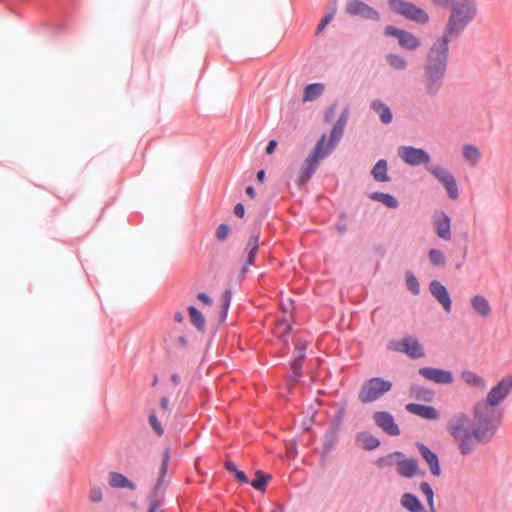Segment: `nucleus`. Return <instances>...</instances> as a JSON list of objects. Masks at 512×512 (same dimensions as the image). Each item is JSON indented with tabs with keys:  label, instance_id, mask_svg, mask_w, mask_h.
I'll return each mask as SVG.
<instances>
[{
	"label": "nucleus",
	"instance_id": "1",
	"mask_svg": "<svg viewBox=\"0 0 512 512\" xmlns=\"http://www.w3.org/2000/svg\"><path fill=\"white\" fill-rule=\"evenodd\" d=\"M500 424V415L489 404L478 403L474 408L473 426L470 428L465 414L456 415L447 425V431L458 443L459 451L471 454L478 443L489 442Z\"/></svg>",
	"mask_w": 512,
	"mask_h": 512
},
{
	"label": "nucleus",
	"instance_id": "2",
	"mask_svg": "<svg viewBox=\"0 0 512 512\" xmlns=\"http://www.w3.org/2000/svg\"><path fill=\"white\" fill-rule=\"evenodd\" d=\"M476 14L477 6L474 0H455L442 34L456 39L464 32Z\"/></svg>",
	"mask_w": 512,
	"mask_h": 512
},
{
	"label": "nucleus",
	"instance_id": "3",
	"mask_svg": "<svg viewBox=\"0 0 512 512\" xmlns=\"http://www.w3.org/2000/svg\"><path fill=\"white\" fill-rule=\"evenodd\" d=\"M454 40L441 34L431 45L426 56L424 70L445 74L449 56V43Z\"/></svg>",
	"mask_w": 512,
	"mask_h": 512
},
{
	"label": "nucleus",
	"instance_id": "4",
	"mask_svg": "<svg viewBox=\"0 0 512 512\" xmlns=\"http://www.w3.org/2000/svg\"><path fill=\"white\" fill-rule=\"evenodd\" d=\"M348 114V109H345L334 124L330 132L329 140L326 139L327 137L325 134L322 135L310 156L320 161L334 150L343 135L345 125L348 121Z\"/></svg>",
	"mask_w": 512,
	"mask_h": 512
},
{
	"label": "nucleus",
	"instance_id": "5",
	"mask_svg": "<svg viewBox=\"0 0 512 512\" xmlns=\"http://www.w3.org/2000/svg\"><path fill=\"white\" fill-rule=\"evenodd\" d=\"M388 5L393 12L418 25H427L430 21L429 13L413 2L405 0H389Z\"/></svg>",
	"mask_w": 512,
	"mask_h": 512
},
{
	"label": "nucleus",
	"instance_id": "6",
	"mask_svg": "<svg viewBox=\"0 0 512 512\" xmlns=\"http://www.w3.org/2000/svg\"><path fill=\"white\" fill-rule=\"evenodd\" d=\"M392 383L379 377L367 380L361 387L358 397L363 403L376 401L385 393L390 391Z\"/></svg>",
	"mask_w": 512,
	"mask_h": 512
},
{
	"label": "nucleus",
	"instance_id": "7",
	"mask_svg": "<svg viewBox=\"0 0 512 512\" xmlns=\"http://www.w3.org/2000/svg\"><path fill=\"white\" fill-rule=\"evenodd\" d=\"M426 169L445 187L450 199L455 200L459 197L455 177L448 170L439 165H427Z\"/></svg>",
	"mask_w": 512,
	"mask_h": 512
},
{
	"label": "nucleus",
	"instance_id": "8",
	"mask_svg": "<svg viewBox=\"0 0 512 512\" xmlns=\"http://www.w3.org/2000/svg\"><path fill=\"white\" fill-rule=\"evenodd\" d=\"M512 390V374L502 378L495 386H493L487 394L486 400L479 402L480 404H489L495 408L498 406Z\"/></svg>",
	"mask_w": 512,
	"mask_h": 512
},
{
	"label": "nucleus",
	"instance_id": "9",
	"mask_svg": "<svg viewBox=\"0 0 512 512\" xmlns=\"http://www.w3.org/2000/svg\"><path fill=\"white\" fill-rule=\"evenodd\" d=\"M384 34L386 36H392L397 38L398 45L405 50L415 51L420 45L421 41L418 37H416L413 33L397 28L392 25H388L384 29Z\"/></svg>",
	"mask_w": 512,
	"mask_h": 512
},
{
	"label": "nucleus",
	"instance_id": "10",
	"mask_svg": "<svg viewBox=\"0 0 512 512\" xmlns=\"http://www.w3.org/2000/svg\"><path fill=\"white\" fill-rule=\"evenodd\" d=\"M398 156L408 165L418 166L420 164L430 165L429 154L421 149L412 146H401L398 148Z\"/></svg>",
	"mask_w": 512,
	"mask_h": 512
},
{
	"label": "nucleus",
	"instance_id": "11",
	"mask_svg": "<svg viewBox=\"0 0 512 512\" xmlns=\"http://www.w3.org/2000/svg\"><path fill=\"white\" fill-rule=\"evenodd\" d=\"M346 12L349 15L359 16L363 19L380 20L379 12L360 0H349L346 4Z\"/></svg>",
	"mask_w": 512,
	"mask_h": 512
},
{
	"label": "nucleus",
	"instance_id": "12",
	"mask_svg": "<svg viewBox=\"0 0 512 512\" xmlns=\"http://www.w3.org/2000/svg\"><path fill=\"white\" fill-rule=\"evenodd\" d=\"M419 374L425 379L437 384H450L453 382L451 371L439 368L424 367L419 370Z\"/></svg>",
	"mask_w": 512,
	"mask_h": 512
},
{
	"label": "nucleus",
	"instance_id": "13",
	"mask_svg": "<svg viewBox=\"0 0 512 512\" xmlns=\"http://www.w3.org/2000/svg\"><path fill=\"white\" fill-rule=\"evenodd\" d=\"M433 224L436 234L440 239L445 241H449L451 239V219L446 213H436L433 216Z\"/></svg>",
	"mask_w": 512,
	"mask_h": 512
},
{
	"label": "nucleus",
	"instance_id": "14",
	"mask_svg": "<svg viewBox=\"0 0 512 512\" xmlns=\"http://www.w3.org/2000/svg\"><path fill=\"white\" fill-rule=\"evenodd\" d=\"M373 419L377 426L383 429L387 434L392 436H397L400 434V430L390 413L385 411L376 412L373 415Z\"/></svg>",
	"mask_w": 512,
	"mask_h": 512
},
{
	"label": "nucleus",
	"instance_id": "15",
	"mask_svg": "<svg viewBox=\"0 0 512 512\" xmlns=\"http://www.w3.org/2000/svg\"><path fill=\"white\" fill-rule=\"evenodd\" d=\"M425 71V80H424V90L427 95L434 97L438 93L441 88L442 80L444 78L443 73L424 70Z\"/></svg>",
	"mask_w": 512,
	"mask_h": 512
},
{
	"label": "nucleus",
	"instance_id": "16",
	"mask_svg": "<svg viewBox=\"0 0 512 512\" xmlns=\"http://www.w3.org/2000/svg\"><path fill=\"white\" fill-rule=\"evenodd\" d=\"M430 292L443 306L444 310L449 313L451 311L452 301L446 287L439 281H432L430 283Z\"/></svg>",
	"mask_w": 512,
	"mask_h": 512
},
{
	"label": "nucleus",
	"instance_id": "17",
	"mask_svg": "<svg viewBox=\"0 0 512 512\" xmlns=\"http://www.w3.org/2000/svg\"><path fill=\"white\" fill-rule=\"evenodd\" d=\"M419 453L423 457V459L426 461L430 472L433 476L438 477L441 475V468L439 465V459L436 453L431 451L426 445L422 443L417 444Z\"/></svg>",
	"mask_w": 512,
	"mask_h": 512
},
{
	"label": "nucleus",
	"instance_id": "18",
	"mask_svg": "<svg viewBox=\"0 0 512 512\" xmlns=\"http://www.w3.org/2000/svg\"><path fill=\"white\" fill-rule=\"evenodd\" d=\"M406 410L426 420H436L439 416L438 411L432 407L422 404L409 403Z\"/></svg>",
	"mask_w": 512,
	"mask_h": 512
},
{
	"label": "nucleus",
	"instance_id": "19",
	"mask_svg": "<svg viewBox=\"0 0 512 512\" xmlns=\"http://www.w3.org/2000/svg\"><path fill=\"white\" fill-rule=\"evenodd\" d=\"M470 305L473 311L482 318H488L491 315L492 308L489 301L482 295H474L470 299Z\"/></svg>",
	"mask_w": 512,
	"mask_h": 512
},
{
	"label": "nucleus",
	"instance_id": "20",
	"mask_svg": "<svg viewBox=\"0 0 512 512\" xmlns=\"http://www.w3.org/2000/svg\"><path fill=\"white\" fill-rule=\"evenodd\" d=\"M401 351L414 359L424 356L422 346L416 338L411 336H406L403 338Z\"/></svg>",
	"mask_w": 512,
	"mask_h": 512
},
{
	"label": "nucleus",
	"instance_id": "21",
	"mask_svg": "<svg viewBox=\"0 0 512 512\" xmlns=\"http://www.w3.org/2000/svg\"><path fill=\"white\" fill-rule=\"evenodd\" d=\"M259 248V234L258 233H252L248 242L246 249L248 250V256L245 264L243 265L241 269V274L244 275L248 271V266L252 265L255 260V256L258 252Z\"/></svg>",
	"mask_w": 512,
	"mask_h": 512
},
{
	"label": "nucleus",
	"instance_id": "22",
	"mask_svg": "<svg viewBox=\"0 0 512 512\" xmlns=\"http://www.w3.org/2000/svg\"><path fill=\"white\" fill-rule=\"evenodd\" d=\"M397 472L402 477L412 478L419 472L418 462L415 459H403L396 463Z\"/></svg>",
	"mask_w": 512,
	"mask_h": 512
},
{
	"label": "nucleus",
	"instance_id": "23",
	"mask_svg": "<svg viewBox=\"0 0 512 512\" xmlns=\"http://www.w3.org/2000/svg\"><path fill=\"white\" fill-rule=\"evenodd\" d=\"M108 483L112 488L116 489H129L132 491L136 489L134 482L119 472H110L108 474Z\"/></svg>",
	"mask_w": 512,
	"mask_h": 512
},
{
	"label": "nucleus",
	"instance_id": "24",
	"mask_svg": "<svg viewBox=\"0 0 512 512\" xmlns=\"http://www.w3.org/2000/svg\"><path fill=\"white\" fill-rule=\"evenodd\" d=\"M319 162L320 161H318L317 159L313 158L310 155L306 158L299 172V177L297 180L299 185L305 184L311 178V176L317 169Z\"/></svg>",
	"mask_w": 512,
	"mask_h": 512
},
{
	"label": "nucleus",
	"instance_id": "25",
	"mask_svg": "<svg viewBox=\"0 0 512 512\" xmlns=\"http://www.w3.org/2000/svg\"><path fill=\"white\" fill-rule=\"evenodd\" d=\"M462 156L471 167H475L479 164L482 153L476 145L465 144L462 147Z\"/></svg>",
	"mask_w": 512,
	"mask_h": 512
},
{
	"label": "nucleus",
	"instance_id": "26",
	"mask_svg": "<svg viewBox=\"0 0 512 512\" xmlns=\"http://www.w3.org/2000/svg\"><path fill=\"white\" fill-rule=\"evenodd\" d=\"M400 503L403 508L410 512H423L424 506L419 499L412 493H404L401 496Z\"/></svg>",
	"mask_w": 512,
	"mask_h": 512
},
{
	"label": "nucleus",
	"instance_id": "27",
	"mask_svg": "<svg viewBox=\"0 0 512 512\" xmlns=\"http://www.w3.org/2000/svg\"><path fill=\"white\" fill-rule=\"evenodd\" d=\"M461 378L470 387L478 388L481 391L486 389L485 379L470 370L462 371Z\"/></svg>",
	"mask_w": 512,
	"mask_h": 512
},
{
	"label": "nucleus",
	"instance_id": "28",
	"mask_svg": "<svg viewBox=\"0 0 512 512\" xmlns=\"http://www.w3.org/2000/svg\"><path fill=\"white\" fill-rule=\"evenodd\" d=\"M387 162L384 159L379 160L373 167L371 174L374 180L378 182H389L390 177L387 173Z\"/></svg>",
	"mask_w": 512,
	"mask_h": 512
},
{
	"label": "nucleus",
	"instance_id": "29",
	"mask_svg": "<svg viewBox=\"0 0 512 512\" xmlns=\"http://www.w3.org/2000/svg\"><path fill=\"white\" fill-rule=\"evenodd\" d=\"M371 107L379 115L384 124H388L392 121V113L386 104L376 100L372 102Z\"/></svg>",
	"mask_w": 512,
	"mask_h": 512
},
{
	"label": "nucleus",
	"instance_id": "30",
	"mask_svg": "<svg viewBox=\"0 0 512 512\" xmlns=\"http://www.w3.org/2000/svg\"><path fill=\"white\" fill-rule=\"evenodd\" d=\"M370 199L379 201L385 206L389 208H397L399 203L398 200L388 193H382V192H373L370 194Z\"/></svg>",
	"mask_w": 512,
	"mask_h": 512
},
{
	"label": "nucleus",
	"instance_id": "31",
	"mask_svg": "<svg viewBox=\"0 0 512 512\" xmlns=\"http://www.w3.org/2000/svg\"><path fill=\"white\" fill-rule=\"evenodd\" d=\"M323 91H324L323 84H320V83L309 84L306 86V88L304 90L303 101L304 102L313 101V100L317 99L323 93Z\"/></svg>",
	"mask_w": 512,
	"mask_h": 512
},
{
	"label": "nucleus",
	"instance_id": "32",
	"mask_svg": "<svg viewBox=\"0 0 512 512\" xmlns=\"http://www.w3.org/2000/svg\"><path fill=\"white\" fill-rule=\"evenodd\" d=\"M357 441L367 450L375 449L379 446V440L370 433H360L357 435Z\"/></svg>",
	"mask_w": 512,
	"mask_h": 512
},
{
	"label": "nucleus",
	"instance_id": "33",
	"mask_svg": "<svg viewBox=\"0 0 512 512\" xmlns=\"http://www.w3.org/2000/svg\"><path fill=\"white\" fill-rule=\"evenodd\" d=\"M188 313L193 325L199 330H203L205 328V318L203 314L194 306L188 307Z\"/></svg>",
	"mask_w": 512,
	"mask_h": 512
},
{
	"label": "nucleus",
	"instance_id": "34",
	"mask_svg": "<svg viewBox=\"0 0 512 512\" xmlns=\"http://www.w3.org/2000/svg\"><path fill=\"white\" fill-rule=\"evenodd\" d=\"M386 61L389 64V66L394 70H405L407 67L406 59L397 54H388L386 56Z\"/></svg>",
	"mask_w": 512,
	"mask_h": 512
},
{
	"label": "nucleus",
	"instance_id": "35",
	"mask_svg": "<svg viewBox=\"0 0 512 512\" xmlns=\"http://www.w3.org/2000/svg\"><path fill=\"white\" fill-rule=\"evenodd\" d=\"M274 334L278 337H284L291 331V324L286 319L278 320L274 326Z\"/></svg>",
	"mask_w": 512,
	"mask_h": 512
},
{
	"label": "nucleus",
	"instance_id": "36",
	"mask_svg": "<svg viewBox=\"0 0 512 512\" xmlns=\"http://www.w3.org/2000/svg\"><path fill=\"white\" fill-rule=\"evenodd\" d=\"M270 477L265 475L262 471L256 472V478L251 482V485L256 489L263 491Z\"/></svg>",
	"mask_w": 512,
	"mask_h": 512
},
{
	"label": "nucleus",
	"instance_id": "37",
	"mask_svg": "<svg viewBox=\"0 0 512 512\" xmlns=\"http://www.w3.org/2000/svg\"><path fill=\"white\" fill-rule=\"evenodd\" d=\"M428 256L430 262L435 266H443L445 264V257L438 249H431Z\"/></svg>",
	"mask_w": 512,
	"mask_h": 512
},
{
	"label": "nucleus",
	"instance_id": "38",
	"mask_svg": "<svg viewBox=\"0 0 512 512\" xmlns=\"http://www.w3.org/2000/svg\"><path fill=\"white\" fill-rule=\"evenodd\" d=\"M303 360L293 359L291 362L292 375L289 378V383H295L298 378L301 376L300 370L302 367Z\"/></svg>",
	"mask_w": 512,
	"mask_h": 512
},
{
	"label": "nucleus",
	"instance_id": "39",
	"mask_svg": "<svg viewBox=\"0 0 512 512\" xmlns=\"http://www.w3.org/2000/svg\"><path fill=\"white\" fill-rule=\"evenodd\" d=\"M406 285L408 289L415 295L419 294L420 286L417 278L412 274H407L406 276Z\"/></svg>",
	"mask_w": 512,
	"mask_h": 512
},
{
	"label": "nucleus",
	"instance_id": "40",
	"mask_svg": "<svg viewBox=\"0 0 512 512\" xmlns=\"http://www.w3.org/2000/svg\"><path fill=\"white\" fill-rule=\"evenodd\" d=\"M420 490L425 495L428 504H432L434 502V492L431 486L427 482H422L420 484Z\"/></svg>",
	"mask_w": 512,
	"mask_h": 512
},
{
	"label": "nucleus",
	"instance_id": "41",
	"mask_svg": "<svg viewBox=\"0 0 512 512\" xmlns=\"http://www.w3.org/2000/svg\"><path fill=\"white\" fill-rule=\"evenodd\" d=\"M230 233V227L227 224H220L215 232V237L219 241H224Z\"/></svg>",
	"mask_w": 512,
	"mask_h": 512
},
{
	"label": "nucleus",
	"instance_id": "42",
	"mask_svg": "<svg viewBox=\"0 0 512 512\" xmlns=\"http://www.w3.org/2000/svg\"><path fill=\"white\" fill-rule=\"evenodd\" d=\"M222 301H223V303H222V318L225 319L227 312H228L229 305H230V301H231V292L230 291L224 292V294L222 295Z\"/></svg>",
	"mask_w": 512,
	"mask_h": 512
},
{
	"label": "nucleus",
	"instance_id": "43",
	"mask_svg": "<svg viewBox=\"0 0 512 512\" xmlns=\"http://www.w3.org/2000/svg\"><path fill=\"white\" fill-rule=\"evenodd\" d=\"M149 422H150V425L152 426V428L154 429V431L157 433V435L161 436L164 431H163V428H162L160 422L158 421L155 413L150 414Z\"/></svg>",
	"mask_w": 512,
	"mask_h": 512
},
{
	"label": "nucleus",
	"instance_id": "44",
	"mask_svg": "<svg viewBox=\"0 0 512 512\" xmlns=\"http://www.w3.org/2000/svg\"><path fill=\"white\" fill-rule=\"evenodd\" d=\"M89 498L92 502H100L103 498V493L100 487H93L90 490Z\"/></svg>",
	"mask_w": 512,
	"mask_h": 512
},
{
	"label": "nucleus",
	"instance_id": "45",
	"mask_svg": "<svg viewBox=\"0 0 512 512\" xmlns=\"http://www.w3.org/2000/svg\"><path fill=\"white\" fill-rule=\"evenodd\" d=\"M432 5H434L437 8L446 9L453 6L455 3V0H431Z\"/></svg>",
	"mask_w": 512,
	"mask_h": 512
},
{
	"label": "nucleus",
	"instance_id": "46",
	"mask_svg": "<svg viewBox=\"0 0 512 512\" xmlns=\"http://www.w3.org/2000/svg\"><path fill=\"white\" fill-rule=\"evenodd\" d=\"M401 453L400 452H394L393 454H390L388 455L386 458H382V459H379L377 461V465L379 467H384L386 465H391L392 464V459L395 457V456H400Z\"/></svg>",
	"mask_w": 512,
	"mask_h": 512
},
{
	"label": "nucleus",
	"instance_id": "47",
	"mask_svg": "<svg viewBox=\"0 0 512 512\" xmlns=\"http://www.w3.org/2000/svg\"><path fill=\"white\" fill-rule=\"evenodd\" d=\"M333 16H334V11H332L331 13L327 14L323 19L322 21L320 22V24L318 25V28H317V33L321 32L322 30L325 29V27L328 25V23L333 19Z\"/></svg>",
	"mask_w": 512,
	"mask_h": 512
},
{
	"label": "nucleus",
	"instance_id": "48",
	"mask_svg": "<svg viewBox=\"0 0 512 512\" xmlns=\"http://www.w3.org/2000/svg\"><path fill=\"white\" fill-rule=\"evenodd\" d=\"M168 462H169V455L166 452L164 454L163 461H162V464H161V467H160V476L161 477L165 476V474L167 473Z\"/></svg>",
	"mask_w": 512,
	"mask_h": 512
},
{
	"label": "nucleus",
	"instance_id": "49",
	"mask_svg": "<svg viewBox=\"0 0 512 512\" xmlns=\"http://www.w3.org/2000/svg\"><path fill=\"white\" fill-rule=\"evenodd\" d=\"M160 405L163 410V414L169 415L170 414L169 399L167 397H163L160 401Z\"/></svg>",
	"mask_w": 512,
	"mask_h": 512
},
{
	"label": "nucleus",
	"instance_id": "50",
	"mask_svg": "<svg viewBox=\"0 0 512 512\" xmlns=\"http://www.w3.org/2000/svg\"><path fill=\"white\" fill-rule=\"evenodd\" d=\"M307 345H308L307 341L298 339L295 344V349H297V351H300V353H302V352L306 351Z\"/></svg>",
	"mask_w": 512,
	"mask_h": 512
},
{
	"label": "nucleus",
	"instance_id": "51",
	"mask_svg": "<svg viewBox=\"0 0 512 512\" xmlns=\"http://www.w3.org/2000/svg\"><path fill=\"white\" fill-rule=\"evenodd\" d=\"M197 298L199 299V301H201L202 303H204L206 305L212 304L211 298L206 293H203V292L199 293L197 295Z\"/></svg>",
	"mask_w": 512,
	"mask_h": 512
},
{
	"label": "nucleus",
	"instance_id": "52",
	"mask_svg": "<svg viewBox=\"0 0 512 512\" xmlns=\"http://www.w3.org/2000/svg\"><path fill=\"white\" fill-rule=\"evenodd\" d=\"M234 474H235L236 479L239 482L245 483V484L248 483V478H247L246 474L243 471L237 470Z\"/></svg>",
	"mask_w": 512,
	"mask_h": 512
},
{
	"label": "nucleus",
	"instance_id": "53",
	"mask_svg": "<svg viewBox=\"0 0 512 512\" xmlns=\"http://www.w3.org/2000/svg\"><path fill=\"white\" fill-rule=\"evenodd\" d=\"M234 213H235V215H237L240 218L244 217V214H245L244 206L241 203L236 204V206L234 207Z\"/></svg>",
	"mask_w": 512,
	"mask_h": 512
},
{
	"label": "nucleus",
	"instance_id": "54",
	"mask_svg": "<svg viewBox=\"0 0 512 512\" xmlns=\"http://www.w3.org/2000/svg\"><path fill=\"white\" fill-rule=\"evenodd\" d=\"M277 146V141L276 140H270L267 147H266V153L267 154H272L275 150Z\"/></svg>",
	"mask_w": 512,
	"mask_h": 512
},
{
	"label": "nucleus",
	"instance_id": "55",
	"mask_svg": "<svg viewBox=\"0 0 512 512\" xmlns=\"http://www.w3.org/2000/svg\"><path fill=\"white\" fill-rule=\"evenodd\" d=\"M225 468L231 473H235L238 470L236 464L229 460L225 462Z\"/></svg>",
	"mask_w": 512,
	"mask_h": 512
},
{
	"label": "nucleus",
	"instance_id": "56",
	"mask_svg": "<svg viewBox=\"0 0 512 512\" xmlns=\"http://www.w3.org/2000/svg\"><path fill=\"white\" fill-rule=\"evenodd\" d=\"M246 193H247V195H248L250 198H252V199H253V198L255 197V195H256V193H255V189H254L252 186H248V187L246 188Z\"/></svg>",
	"mask_w": 512,
	"mask_h": 512
},
{
	"label": "nucleus",
	"instance_id": "57",
	"mask_svg": "<svg viewBox=\"0 0 512 512\" xmlns=\"http://www.w3.org/2000/svg\"><path fill=\"white\" fill-rule=\"evenodd\" d=\"M294 358L298 359V360H304L305 352L300 353V351H297V349H295V351H294Z\"/></svg>",
	"mask_w": 512,
	"mask_h": 512
},
{
	"label": "nucleus",
	"instance_id": "58",
	"mask_svg": "<svg viewBox=\"0 0 512 512\" xmlns=\"http://www.w3.org/2000/svg\"><path fill=\"white\" fill-rule=\"evenodd\" d=\"M257 180L260 183L264 182V180H265V171L264 170L258 171V173H257Z\"/></svg>",
	"mask_w": 512,
	"mask_h": 512
},
{
	"label": "nucleus",
	"instance_id": "59",
	"mask_svg": "<svg viewBox=\"0 0 512 512\" xmlns=\"http://www.w3.org/2000/svg\"><path fill=\"white\" fill-rule=\"evenodd\" d=\"M171 380H172V382H173L175 385L179 384V382H180V375H179V374H177V373L173 374V375L171 376Z\"/></svg>",
	"mask_w": 512,
	"mask_h": 512
},
{
	"label": "nucleus",
	"instance_id": "60",
	"mask_svg": "<svg viewBox=\"0 0 512 512\" xmlns=\"http://www.w3.org/2000/svg\"><path fill=\"white\" fill-rule=\"evenodd\" d=\"M157 510H158V503L155 501L150 505L148 512H157Z\"/></svg>",
	"mask_w": 512,
	"mask_h": 512
},
{
	"label": "nucleus",
	"instance_id": "61",
	"mask_svg": "<svg viewBox=\"0 0 512 512\" xmlns=\"http://www.w3.org/2000/svg\"><path fill=\"white\" fill-rule=\"evenodd\" d=\"M174 319L177 322H181L183 320V314L181 312H176L175 315H174Z\"/></svg>",
	"mask_w": 512,
	"mask_h": 512
},
{
	"label": "nucleus",
	"instance_id": "62",
	"mask_svg": "<svg viewBox=\"0 0 512 512\" xmlns=\"http://www.w3.org/2000/svg\"><path fill=\"white\" fill-rule=\"evenodd\" d=\"M178 340H179V342H180V344H181V345L186 346L187 341H186V339H185L183 336H180V337L178 338Z\"/></svg>",
	"mask_w": 512,
	"mask_h": 512
},
{
	"label": "nucleus",
	"instance_id": "63",
	"mask_svg": "<svg viewBox=\"0 0 512 512\" xmlns=\"http://www.w3.org/2000/svg\"><path fill=\"white\" fill-rule=\"evenodd\" d=\"M430 512H436V509L434 507V502L432 504H428Z\"/></svg>",
	"mask_w": 512,
	"mask_h": 512
},
{
	"label": "nucleus",
	"instance_id": "64",
	"mask_svg": "<svg viewBox=\"0 0 512 512\" xmlns=\"http://www.w3.org/2000/svg\"><path fill=\"white\" fill-rule=\"evenodd\" d=\"M271 512H281V511H280V510H278V509H274V510H273V511H271Z\"/></svg>",
	"mask_w": 512,
	"mask_h": 512
}]
</instances>
